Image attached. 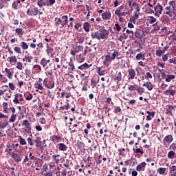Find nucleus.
Listing matches in <instances>:
<instances>
[{
	"label": "nucleus",
	"instance_id": "3",
	"mask_svg": "<svg viewBox=\"0 0 176 176\" xmlns=\"http://www.w3.org/2000/svg\"><path fill=\"white\" fill-rule=\"evenodd\" d=\"M22 125L26 128L25 130V133H28V134H31V130H32V127L31 126V123L30 121L28 120H24L22 122Z\"/></svg>",
	"mask_w": 176,
	"mask_h": 176
},
{
	"label": "nucleus",
	"instance_id": "44",
	"mask_svg": "<svg viewBox=\"0 0 176 176\" xmlns=\"http://www.w3.org/2000/svg\"><path fill=\"white\" fill-rule=\"evenodd\" d=\"M21 45L23 50H27V49H28V44H27V43L22 41Z\"/></svg>",
	"mask_w": 176,
	"mask_h": 176
},
{
	"label": "nucleus",
	"instance_id": "26",
	"mask_svg": "<svg viewBox=\"0 0 176 176\" xmlns=\"http://www.w3.org/2000/svg\"><path fill=\"white\" fill-rule=\"evenodd\" d=\"M91 47L93 49V52L89 54V56L94 58L97 56V47L93 46Z\"/></svg>",
	"mask_w": 176,
	"mask_h": 176
},
{
	"label": "nucleus",
	"instance_id": "36",
	"mask_svg": "<svg viewBox=\"0 0 176 176\" xmlns=\"http://www.w3.org/2000/svg\"><path fill=\"white\" fill-rule=\"evenodd\" d=\"M5 72H6V74H8V79H12V78H13V74L11 73L10 69H8V68H6V69H5Z\"/></svg>",
	"mask_w": 176,
	"mask_h": 176
},
{
	"label": "nucleus",
	"instance_id": "14",
	"mask_svg": "<svg viewBox=\"0 0 176 176\" xmlns=\"http://www.w3.org/2000/svg\"><path fill=\"white\" fill-rule=\"evenodd\" d=\"M143 86L144 87H146V89H148L149 90V91H151V90H153V87H155V85H153L152 82H151V81L144 82L143 84Z\"/></svg>",
	"mask_w": 176,
	"mask_h": 176
},
{
	"label": "nucleus",
	"instance_id": "51",
	"mask_svg": "<svg viewBox=\"0 0 176 176\" xmlns=\"http://www.w3.org/2000/svg\"><path fill=\"white\" fill-rule=\"evenodd\" d=\"M16 68L17 69H19V71L23 70V63L21 62H18L16 66Z\"/></svg>",
	"mask_w": 176,
	"mask_h": 176
},
{
	"label": "nucleus",
	"instance_id": "32",
	"mask_svg": "<svg viewBox=\"0 0 176 176\" xmlns=\"http://www.w3.org/2000/svg\"><path fill=\"white\" fill-rule=\"evenodd\" d=\"M83 28L86 32H89V31H90V23H89V22H85Z\"/></svg>",
	"mask_w": 176,
	"mask_h": 176
},
{
	"label": "nucleus",
	"instance_id": "9",
	"mask_svg": "<svg viewBox=\"0 0 176 176\" xmlns=\"http://www.w3.org/2000/svg\"><path fill=\"white\" fill-rule=\"evenodd\" d=\"M109 53H111V57L113 60H116V57H119V56H120V52L115 49L110 50V52Z\"/></svg>",
	"mask_w": 176,
	"mask_h": 176
},
{
	"label": "nucleus",
	"instance_id": "53",
	"mask_svg": "<svg viewBox=\"0 0 176 176\" xmlns=\"http://www.w3.org/2000/svg\"><path fill=\"white\" fill-rule=\"evenodd\" d=\"M169 149L173 151H176V143L175 142L172 143L169 146Z\"/></svg>",
	"mask_w": 176,
	"mask_h": 176
},
{
	"label": "nucleus",
	"instance_id": "28",
	"mask_svg": "<svg viewBox=\"0 0 176 176\" xmlns=\"http://www.w3.org/2000/svg\"><path fill=\"white\" fill-rule=\"evenodd\" d=\"M9 1H10V0H0V9H3L5 5Z\"/></svg>",
	"mask_w": 176,
	"mask_h": 176
},
{
	"label": "nucleus",
	"instance_id": "27",
	"mask_svg": "<svg viewBox=\"0 0 176 176\" xmlns=\"http://www.w3.org/2000/svg\"><path fill=\"white\" fill-rule=\"evenodd\" d=\"M97 71L100 76L105 75V70L102 69V67H97Z\"/></svg>",
	"mask_w": 176,
	"mask_h": 176
},
{
	"label": "nucleus",
	"instance_id": "54",
	"mask_svg": "<svg viewBox=\"0 0 176 176\" xmlns=\"http://www.w3.org/2000/svg\"><path fill=\"white\" fill-rule=\"evenodd\" d=\"M153 26L154 27V31H159L160 30V25L157 24V22L153 25Z\"/></svg>",
	"mask_w": 176,
	"mask_h": 176
},
{
	"label": "nucleus",
	"instance_id": "62",
	"mask_svg": "<svg viewBox=\"0 0 176 176\" xmlns=\"http://www.w3.org/2000/svg\"><path fill=\"white\" fill-rule=\"evenodd\" d=\"M8 86L11 90H12V91L16 90V87L14 86V85L12 82H10L8 84Z\"/></svg>",
	"mask_w": 176,
	"mask_h": 176
},
{
	"label": "nucleus",
	"instance_id": "30",
	"mask_svg": "<svg viewBox=\"0 0 176 176\" xmlns=\"http://www.w3.org/2000/svg\"><path fill=\"white\" fill-rule=\"evenodd\" d=\"M46 47H47V50H46V53L49 56L50 54H51V53H53V47H50V46H49V44L47 43L46 44Z\"/></svg>",
	"mask_w": 176,
	"mask_h": 176
},
{
	"label": "nucleus",
	"instance_id": "42",
	"mask_svg": "<svg viewBox=\"0 0 176 176\" xmlns=\"http://www.w3.org/2000/svg\"><path fill=\"white\" fill-rule=\"evenodd\" d=\"M19 144L21 145H27V142L25 141V139L23 138V137L19 136Z\"/></svg>",
	"mask_w": 176,
	"mask_h": 176
},
{
	"label": "nucleus",
	"instance_id": "25",
	"mask_svg": "<svg viewBox=\"0 0 176 176\" xmlns=\"http://www.w3.org/2000/svg\"><path fill=\"white\" fill-rule=\"evenodd\" d=\"M58 146H59L58 147L59 151H67V149H68V147L67 146V145H65L63 143L58 144Z\"/></svg>",
	"mask_w": 176,
	"mask_h": 176
},
{
	"label": "nucleus",
	"instance_id": "47",
	"mask_svg": "<svg viewBox=\"0 0 176 176\" xmlns=\"http://www.w3.org/2000/svg\"><path fill=\"white\" fill-rule=\"evenodd\" d=\"M19 3H20V1H14L12 5L13 9H14L15 10H17V8L19 7Z\"/></svg>",
	"mask_w": 176,
	"mask_h": 176
},
{
	"label": "nucleus",
	"instance_id": "60",
	"mask_svg": "<svg viewBox=\"0 0 176 176\" xmlns=\"http://www.w3.org/2000/svg\"><path fill=\"white\" fill-rule=\"evenodd\" d=\"M83 42H85V37L84 36H80L78 38V41L76 43L82 44V43H83Z\"/></svg>",
	"mask_w": 176,
	"mask_h": 176
},
{
	"label": "nucleus",
	"instance_id": "1",
	"mask_svg": "<svg viewBox=\"0 0 176 176\" xmlns=\"http://www.w3.org/2000/svg\"><path fill=\"white\" fill-rule=\"evenodd\" d=\"M173 141H174V138L173 137V135H168L165 136L162 142L164 148H168L170 144H171Z\"/></svg>",
	"mask_w": 176,
	"mask_h": 176
},
{
	"label": "nucleus",
	"instance_id": "24",
	"mask_svg": "<svg viewBox=\"0 0 176 176\" xmlns=\"http://www.w3.org/2000/svg\"><path fill=\"white\" fill-rule=\"evenodd\" d=\"M76 61L78 63H83L85 61V55L80 54L78 56H76Z\"/></svg>",
	"mask_w": 176,
	"mask_h": 176
},
{
	"label": "nucleus",
	"instance_id": "39",
	"mask_svg": "<svg viewBox=\"0 0 176 176\" xmlns=\"http://www.w3.org/2000/svg\"><path fill=\"white\" fill-rule=\"evenodd\" d=\"M52 159L56 162H60V160H61V156H60V155H54Z\"/></svg>",
	"mask_w": 176,
	"mask_h": 176
},
{
	"label": "nucleus",
	"instance_id": "23",
	"mask_svg": "<svg viewBox=\"0 0 176 176\" xmlns=\"http://www.w3.org/2000/svg\"><path fill=\"white\" fill-rule=\"evenodd\" d=\"M140 17V13H135L134 14V16H131L130 19H129V21L131 23H135V20H138V19H139Z\"/></svg>",
	"mask_w": 176,
	"mask_h": 176
},
{
	"label": "nucleus",
	"instance_id": "4",
	"mask_svg": "<svg viewBox=\"0 0 176 176\" xmlns=\"http://www.w3.org/2000/svg\"><path fill=\"white\" fill-rule=\"evenodd\" d=\"M23 157H24V153H13L12 154V157L14 159V162H16V163H20V162H21V160H23Z\"/></svg>",
	"mask_w": 176,
	"mask_h": 176
},
{
	"label": "nucleus",
	"instance_id": "15",
	"mask_svg": "<svg viewBox=\"0 0 176 176\" xmlns=\"http://www.w3.org/2000/svg\"><path fill=\"white\" fill-rule=\"evenodd\" d=\"M91 38L93 39H98V41H100L101 39V36L100 34V30L91 33Z\"/></svg>",
	"mask_w": 176,
	"mask_h": 176
},
{
	"label": "nucleus",
	"instance_id": "19",
	"mask_svg": "<svg viewBox=\"0 0 176 176\" xmlns=\"http://www.w3.org/2000/svg\"><path fill=\"white\" fill-rule=\"evenodd\" d=\"M91 67V65L84 63L78 67V69L83 71L84 69H89Z\"/></svg>",
	"mask_w": 176,
	"mask_h": 176
},
{
	"label": "nucleus",
	"instance_id": "37",
	"mask_svg": "<svg viewBox=\"0 0 176 176\" xmlns=\"http://www.w3.org/2000/svg\"><path fill=\"white\" fill-rule=\"evenodd\" d=\"M34 87L38 90H43V86H42V83L36 82L34 84Z\"/></svg>",
	"mask_w": 176,
	"mask_h": 176
},
{
	"label": "nucleus",
	"instance_id": "58",
	"mask_svg": "<svg viewBox=\"0 0 176 176\" xmlns=\"http://www.w3.org/2000/svg\"><path fill=\"white\" fill-rule=\"evenodd\" d=\"M169 5L170 6H172V9H173V10H175V1H170Z\"/></svg>",
	"mask_w": 176,
	"mask_h": 176
},
{
	"label": "nucleus",
	"instance_id": "63",
	"mask_svg": "<svg viewBox=\"0 0 176 176\" xmlns=\"http://www.w3.org/2000/svg\"><path fill=\"white\" fill-rule=\"evenodd\" d=\"M157 19L153 16H150V24H153V23H156Z\"/></svg>",
	"mask_w": 176,
	"mask_h": 176
},
{
	"label": "nucleus",
	"instance_id": "40",
	"mask_svg": "<svg viewBox=\"0 0 176 176\" xmlns=\"http://www.w3.org/2000/svg\"><path fill=\"white\" fill-rule=\"evenodd\" d=\"M167 169L166 168H160L157 170V173H159V174H160L161 175H164V174H166V170Z\"/></svg>",
	"mask_w": 176,
	"mask_h": 176
},
{
	"label": "nucleus",
	"instance_id": "41",
	"mask_svg": "<svg viewBox=\"0 0 176 176\" xmlns=\"http://www.w3.org/2000/svg\"><path fill=\"white\" fill-rule=\"evenodd\" d=\"M34 142H36V148H39L41 146V138H37L36 140H33Z\"/></svg>",
	"mask_w": 176,
	"mask_h": 176
},
{
	"label": "nucleus",
	"instance_id": "48",
	"mask_svg": "<svg viewBox=\"0 0 176 176\" xmlns=\"http://www.w3.org/2000/svg\"><path fill=\"white\" fill-rule=\"evenodd\" d=\"M15 32H16V34H17V35H23V34H24V32L23 31V29H21V28H16L15 30Z\"/></svg>",
	"mask_w": 176,
	"mask_h": 176
},
{
	"label": "nucleus",
	"instance_id": "12",
	"mask_svg": "<svg viewBox=\"0 0 176 176\" xmlns=\"http://www.w3.org/2000/svg\"><path fill=\"white\" fill-rule=\"evenodd\" d=\"M47 82H49V78H46L43 80V85L45 87H47V89H54V81H52V85H47Z\"/></svg>",
	"mask_w": 176,
	"mask_h": 176
},
{
	"label": "nucleus",
	"instance_id": "50",
	"mask_svg": "<svg viewBox=\"0 0 176 176\" xmlns=\"http://www.w3.org/2000/svg\"><path fill=\"white\" fill-rule=\"evenodd\" d=\"M173 79H175V75H169L166 78V82H170V80H173Z\"/></svg>",
	"mask_w": 176,
	"mask_h": 176
},
{
	"label": "nucleus",
	"instance_id": "16",
	"mask_svg": "<svg viewBox=\"0 0 176 176\" xmlns=\"http://www.w3.org/2000/svg\"><path fill=\"white\" fill-rule=\"evenodd\" d=\"M113 80L120 82V80H122V72H116V75L113 76Z\"/></svg>",
	"mask_w": 176,
	"mask_h": 176
},
{
	"label": "nucleus",
	"instance_id": "20",
	"mask_svg": "<svg viewBox=\"0 0 176 176\" xmlns=\"http://www.w3.org/2000/svg\"><path fill=\"white\" fill-rule=\"evenodd\" d=\"M165 96H175L176 94V91L174 89H168L164 91Z\"/></svg>",
	"mask_w": 176,
	"mask_h": 176
},
{
	"label": "nucleus",
	"instance_id": "49",
	"mask_svg": "<svg viewBox=\"0 0 176 176\" xmlns=\"http://www.w3.org/2000/svg\"><path fill=\"white\" fill-rule=\"evenodd\" d=\"M9 63H17V58H16V56L10 57Z\"/></svg>",
	"mask_w": 176,
	"mask_h": 176
},
{
	"label": "nucleus",
	"instance_id": "33",
	"mask_svg": "<svg viewBox=\"0 0 176 176\" xmlns=\"http://www.w3.org/2000/svg\"><path fill=\"white\" fill-rule=\"evenodd\" d=\"M76 146L78 149H82V148L85 147V143L78 140Z\"/></svg>",
	"mask_w": 176,
	"mask_h": 176
},
{
	"label": "nucleus",
	"instance_id": "57",
	"mask_svg": "<svg viewBox=\"0 0 176 176\" xmlns=\"http://www.w3.org/2000/svg\"><path fill=\"white\" fill-rule=\"evenodd\" d=\"M14 50L16 53H18V54H21V48H20V47H15Z\"/></svg>",
	"mask_w": 176,
	"mask_h": 176
},
{
	"label": "nucleus",
	"instance_id": "5",
	"mask_svg": "<svg viewBox=\"0 0 176 176\" xmlns=\"http://www.w3.org/2000/svg\"><path fill=\"white\" fill-rule=\"evenodd\" d=\"M155 16L159 17L160 14H162L163 12V6L160 3H157L156 6L154 8Z\"/></svg>",
	"mask_w": 176,
	"mask_h": 176
},
{
	"label": "nucleus",
	"instance_id": "55",
	"mask_svg": "<svg viewBox=\"0 0 176 176\" xmlns=\"http://www.w3.org/2000/svg\"><path fill=\"white\" fill-rule=\"evenodd\" d=\"M146 12L150 13V14H153V13H155V10L153 9V8H148L146 9Z\"/></svg>",
	"mask_w": 176,
	"mask_h": 176
},
{
	"label": "nucleus",
	"instance_id": "34",
	"mask_svg": "<svg viewBox=\"0 0 176 176\" xmlns=\"http://www.w3.org/2000/svg\"><path fill=\"white\" fill-rule=\"evenodd\" d=\"M168 159H174L175 156V151H170L168 153Z\"/></svg>",
	"mask_w": 176,
	"mask_h": 176
},
{
	"label": "nucleus",
	"instance_id": "46",
	"mask_svg": "<svg viewBox=\"0 0 176 176\" xmlns=\"http://www.w3.org/2000/svg\"><path fill=\"white\" fill-rule=\"evenodd\" d=\"M16 118H17L16 114L12 115L10 120H9L10 123H13L14 122H15L16 121Z\"/></svg>",
	"mask_w": 176,
	"mask_h": 176
},
{
	"label": "nucleus",
	"instance_id": "29",
	"mask_svg": "<svg viewBox=\"0 0 176 176\" xmlns=\"http://www.w3.org/2000/svg\"><path fill=\"white\" fill-rule=\"evenodd\" d=\"M136 60H145V54L140 52L136 55Z\"/></svg>",
	"mask_w": 176,
	"mask_h": 176
},
{
	"label": "nucleus",
	"instance_id": "56",
	"mask_svg": "<svg viewBox=\"0 0 176 176\" xmlns=\"http://www.w3.org/2000/svg\"><path fill=\"white\" fill-rule=\"evenodd\" d=\"M168 63L169 64H174L175 65H176V59L175 57L172 58L171 59L168 60Z\"/></svg>",
	"mask_w": 176,
	"mask_h": 176
},
{
	"label": "nucleus",
	"instance_id": "31",
	"mask_svg": "<svg viewBox=\"0 0 176 176\" xmlns=\"http://www.w3.org/2000/svg\"><path fill=\"white\" fill-rule=\"evenodd\" d=\"M47 0H38L37 5L39 6V8H43L46 5V1Z\"/></svg>",
	"mask_w": 176,
	"mask_h": 176
},
{
	"label": "nucleus",
	"instance_id": "61",
	"mask_svg": "<svg viewBox=\"0 0 176 176\" xmlns=\"http://www.w3.org/2000/svg\"><path fill=\"white\" fill-rule=\"evenodd\" d=\"M56 3V0H49V2L46 3L47 6H52V5H54Z\"/></svg>",
	"mask_w": 176,
	"mask_h": 176
},
{
	"label": "nucleus",
	"instance_id": "43",
	"mask_svg": "<svg viewBox=\"0 0 176 176\" xmlns=\"http://www.w3.org/2000/svg\"><path fill=\"white\" fill-rule=\"evenodd\" d=\"M135 38H138V39H142V33L141 32H135Z\"/></svg>",
	"mask_w": 176,
	"mask_h": 176
},
{
	"label": "nucleus",
	"instance_id": "10",
	"mask_svg": "<svg viewBox=\"0 0 176 176\" xmlns=\"http://www.w3.org/2000/svg\"><path fill=\"white\" fill-rule=\"evenodd\" d=\"M174 9L171 8V6H166L165 8V14L169 17H173V14L174 13Z\"/></svg>",
	"mask_w": 176,
	"mask_h": 176
},
{
	"label": "nucleus",
	"instance_id": "45",
	"mask_svg": "<svg viewBox=\"0 0 176 176\" xmlns=\"http://www.w3.org/2000/svg\"><path fill=\"white\" fill-rule=\"evenodd\" d=\"M137 91L138 93V94H140V96L144 94V93H145V89H144L143 87H138L137 89Z\"/></svg>",
	"mask_w": 176,
	"mask_h": 176
},
{
	"label": "nucleus",
	"instance_id": "64",
	"mask_svg": "<svg viewBox=\"0 0 176 176\" xmlns=\"http://www.w3.org/2000/svg\"><path fill=\"white\" fill-rule=\"evenodd\" d=\"M175 171H176V166L173 165L170 168V173H175Z\"/></svg>",
	"mask_w": 176,
	"mask_h": 176
},
{
	"label": "nucleus",
	"instance_id": "38",
	"mask_svg": "<svg viewBox=\"0 0 176 176\" xmlns=\"http://www.w3.org/2000/svg\"><path fill=\"white\" fill-rule=\"evenodd\" d=\"M155 54H156L157 57H162L163 56V54H164V51L160 50H157L155 52Z\"/></svg>",
	"mask_w": 176,
	"mask_h": 176
},
{
	"label": "nucleus",
	"instance_id": "52",
	"mask_svg": "<svg viewBox=\"0 0 176 176\" xmlns=\"http://www.w3.org/2000/svg\"><path fill=\"white\" fill-rule=\"evenodd\" d=\"M78 50V53L79 52H82L83 51V47L82 45H76L74 47V50Z\"/></svg>",
	"mask_w": 176,
	"mask_h": 176
},
{
	"label": "nucleus",
	"instance_id": "22",
	"mask_svg": "<svg viewBox=\"0 0 176 176\" xmlns=\"http://www.w3.org/2000/svg\"><path fill=\"white\" fill-rule=\"evenodd\" d=\"M115 14L116 16H118V17H122L123 16H126V14H129V12H120V10H116L115 11Z\"/></svg>",
	"mask_w": 176,
	"mask_h": 176
},
{
	"label": "nucleus",
	"instance_id": "21",
	"mask_svg": "<svg viewBox=\"0 0 176 176\" xmlns=\"http://www.w3.org/2000/svg\"><path fill=\"white\" fill-rule=\"evenodd\" d=\"M145 166H146V162H143L139 164L136 166L137 171H141V170H142V168H144Z\"/></svg>",
	"mask_w": 176,
	"mask_h": 176
},
{
	"label": "nucleus",
	"instance_id": "17",
	"mask_svg": "<svg viewBox=\"0 0 176 176\" xmlns=\"http://www.w3.org/2000/svg\"><path fill=\"white\" fill-rule=\"evenodd\" d=\"M146 113H148L146 120H152V118H155V114L156 113L155 111L151 112L149 111H146Z\"/></svg>",
	"mask_w": 176,
	"mask_h": 176
},
{
	"label": "nucleus",
	"instance_id": "6",
	"mask_svg": "<svg viewBox=\"0 0 176 176\" xmlns=\"http://www.w3.org/2000/svg\"><path fill=\"white\" fill-rule=\"evenodd\" d=\"M137 74L135 73V71L133 68H130L128 70V80H133V79H137V77H135Z\"/></svg>",
	"mask_w": 176,
	"mask_h": 176
},
{
	"label": "nucleus",
	"instance_id": "11",
	"mask_svg": "<svg viewBox=\"0 0 176 176\" xmlns=\"http://www.w3.org/2000/svg\"><path fill=\"white\" fill-rule=\"evenodd\" d=\"M175 106H173V105H168V108H166V115H169L170 116H173V111H174V107Z\"/></svg>",
	"mask_w": 176,
	"mask_h": 176
},
{
	"label": "nucleus",
	"instance_id": "35",
	"mask_svg": "<svg viewBox=\"0 0 176 176\" xmlns=\"http://www.w3.org/2000/svg\"><path fill=\"white\" fill-rule=\"evenodd\" d=\"M30 138L27 139V142L30 145V146H34V140H32V135H30Z\"/></svg>",
	"mask_w": 176,
	"mask_h": 176
},
{
	"label": "nucleus",
	"instance_id": "8",
	"mask_svg": "<svg viewBox=\"0 0 176 176\" xmlns=\"http://www.w3.org/2000/svg\"><path fill=\"white\" fill-rule=\"evenodd\" d=\"M38 12H39L38 8H29L28 9L27 14H28V16H37Z\"/></svg>",
	"mask_w": 176,
	"mask_h": 176
},
{
	"label": "nucleus",
	"instance_id": "18",
	"mask_svg": "<svg viewBox=\"0 0 176 176\" xmlns=\"http://www.w3.org/2000/svg\"><path fill=\"white\" fill-rule=\"evenodd\" d=\"M49 63H50V60H47L46 58H43L41 60L40 64H41V65L43 66V68H45V67H46L47 64H49Z\"/></svg>",
	"mask_w": 176,
	"mask_h": 176
},
{
	"label": "nucleus",
	"instance_id": "13",
	"mask_svg": "<svg viewBox=\"0 0 176 176\" xmlns=\"http://www.w3.org/2000/svg\"><path fill=\"white\" fill-rule=\"evenodd\" d=\"M111 16V12H109V11H106L105 12H103L102 14V18L104 20H110Z\"/></svg>",
	"mask_w": 176,
	"mask_h": 176
},
{
	"label": "nucleus",
	"instance_id": "59",
	"mask_svg": "<svg viewBox=\"0 0 176 176\" xmlns=\"http://www.w3.org/2000/svg\"><path fill=\"white\" fill-rule=\"evenodd\" d=\"M114 112H115V113H118V112H122V109L120 108V107L116 106L114 108Z\"/></svg>",
	"mask_w": 176,
	"mask_h": 176
},
{
	"label": "nucleus",
	"instance_id": "7",
	"mask_svg": "<svg viewBox=\"0 0 176 176\" xmlns=\"http://www.w3.org/2000/svg\"><path fill=\"white\" fill-rule=\"evenodd\" d=\"M99 34L101 39H108V35H109V33L106 29L102 28L99 30Z\"/></svg>",
	"mask_w": 176,
	"mask_h": 176
},
{
	"label": "nucleus",
	"instance_id": "2",
	"mask_svg": "<svg viewBox=\"0 0 176 176\" xmlns=\"http://www.w3.org/2000/svg\"><path fill=\"white\" fill-rule=\"evenodd\" d=\"M104 60L103 61V65L104 67H109L113 59L111 56V53H108V54L104 55Z\"/></svg>",
	"mask_w": 176,
	"mask_h": 176
}]
</instances>
